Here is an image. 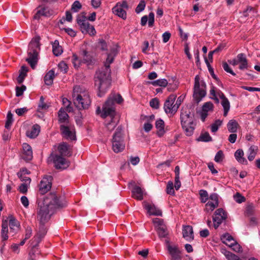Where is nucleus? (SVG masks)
<instances>
[{
	"mask_svg": "<svg viewBox=\"0 0 260 260\" xmlns=\"http://www.w3.org/2000/svg\"><path fill=\"white\" fill-rule=\"evenodd\" d=\"M166 192L168 194H174V185L172 181H169L166 188Z\"/></svg>",
	"mask_w": 260,
	"mask_h": 260,
	"instance_id": "nucleus-57",
	"label": "nucleus"
},
{
	"mask_svg": "<svg viewBox=\"0 0 260 260\" xmlns=\"http://www.w3.org/2000/svg\"><path fill=\"white\" fill-rule=\"evenodd\" d=\"M40 132V126L36 124L34 125L30 131H27V136L30 138H36Z\"/></svg>",
	"mask_w": 260,
	"mask_h": 260,
	"instance_id": "nucleus-31",
	"label": "nucleus"
},
{
	"mask_svg": "<svg viewBox=\"0 0 260 260\" xmlns=\"http://www.w3.org/2000/svg\"><path fill=\"white\" fill-rule=\"evenodd\" d=\"M227 218V213L222 208L217 209L214 213L213 220L214 227L217 229L219 225Z\"/></svg>",
	"mask_w": 260,
	"mask_h": 260,
	"instance_id": "nucleus-13",
	"label": "nucleus"
},
{
	"mask_svg": "<svg viewBox=\"0 0 260 260\" xmlns=\"http://www.w3.org/2000/svg\"><path fill=\"white\" fill-rule=\"evenodd\" d=\"M28 185L29 184L26 183L21 184L18 188L19 191L22 193L26 194L28 190Z\"/></svg>",
	"mask_w": 260,
	"mask_h": 260,
	"instance_id": "nucleus-59",
	"label": "nucleus"
},
{
	"mask_svg": "<svg viewBox=\"0 0 260 260\" xmlns=\"http://www.w3.org/2000/svg\"><path fill=\"white\" fill-rule=\"evenodd\" d=\"M212 140V137L210 136L208 132L202 133L200 137L197 139V141L208 142Z\"/></svg>",
	"mask_w": 260,
	"mask_h": 260,
	"instance_id": "nucleus-39",
	"label": "nucleus"
},
{
	"mask_svg": "<svg viewBox=\"0 0 260 260\" xmlns=\"http://www.w3.org/2000/svg\"><path fill=\"white\" fill-rule=\"evenodd\" d=\"M62 103L64 106L66 107V109L69 112L72 111L73 108L70 106L71 102L67 98H63L62 99Z\"/></svg>",
	"mask_w": 260,
	"mask_h": 260,
	"instance_id": "nucleus-63",
	"label": "nucleus"
},
{
	"mask_svg": "<svg viewBox=\"0 0 260 260\" xmlns=\"http://www.w3.org/2000/svg\"><path fill=\"white\" fill-rule=\"evenodd\" d=\"M222 124V121L219 119L216 120L211 125V130L212 133L216 132L219 126Z\"/></svg>",
	"mask_w": 260,
	"mask_h": 260,
	"instance_id": "nucleus-46",
	"label": "nucleus"
},
{
	"mask_svg": "<svg viewBox=\"0 0 260 260\" xmlns=\"http://www.w3.org/2000/svg\"><path fill=\"white\" fill-rule=\"evenodd\" d=\"M113 60V57L108 54L104 67L97 71L94 75V85L98 89V95L100 97L103 96L110 87L111 77L110 64Z\"/></svg>",
	"mask_w": 260,
	"mask_h": 260,
	"instance_id": "nucleus-1",
	"label": "nucleus"
},
{
	"mask_svg": "<svg viewBox=\"0 0 260 260\" xmlns=\"http://www.w3.org/2000/svg\"><path fill=\"white\" fill-rule=\"evenodd\" d=\"M258 147L255 145H251L248 150V159L249 161H252L257 152Z\"/></svg>",
	"mask_w": 260,
	"mask_h": 260,
	"instance_id": "nucleus-37",
	"label": "nucleus"
},
{
	"mask_svg": "<svg viewBox=\"0 0 260 260\" xmlns=\"http://www.w3.org/2000/svg\"><path fill=\"white\" fill-rule=\"evenodd\" d=\"M17 175L21 181L24 182V183H28V184H30L31 182L30 177H27L24 175H22V173H17Z\"/></svg>",
	"mask_w": 260,
	"mask_h": 260,
	"instance_id": "nucleus-52",
	"label": "nucleus"
},
{
	"mask_svg": "<svg viewBox=\"0 0 260 260\" xmlns=\"http://www.w3.org/2000/svg\"><path fill=\"white\" fill-rule=\"evenodd\" d=\"M52 177L51 176L44 177L41 181L39 185V192L41 194H44L51 188Z\"/></svg>",
	"mask_w": 260,
	"mask_h": 260,
	"instance_id": "nucleus-16",
	"label": "nucleus"
},
{
	"mask_svg": "<svg viewBox=\"0 0 260 260\" xmlns=\"http://www.w3.org/2000/svg\"><path fill=\"white\" fill-rule=\"evenodd\" d=\"M222 67L224 70L228 73L232 74L233 76H236V73L233 72V71L230 67L229 64L226 62H223L222 63Z\"/></svg>",
	"mask_w": 260,
	"mask_h": 260,
	"instance_id": "nucleus-61",
	"label": "nucleus"
},
{
	"mask_svg": "<svg viewBox=\"0 0 260 260\" xmlns=\"http://www.w3.org/2000/svg\"><path fill=\"white\" fill-rule=\"evenodd\" d=\"M21 158L25 161L30 160L32 158V151L31 146L27 143L22 144V150L20 155Z\"/></svg>",
	"mask_w": 260,
	"mask_h": 260,
	"instance_id": "nucleus-18",
	"label": "nucleus"
},
{
	"mask_svg": "<svg viewBox=\"0 0 260 260\" xmlns=\"http://www.w3.org/2000/svg\"><path fill=\"white\" fill-rule=\"evenodd\" d=\"M237 58L239 59L238 61L240 64L239 66L240 70H243L244 69H247L249 68L248 60L245 54L243 53L238 54L237 55Z\"/></svg>",
	"mask_w": 260,
	"mask_h": 260,
	"instance_id": "nucleus-25",
	"label": "nucleus"
},
{
	"mask_svg": "<svg viewBox=\"0 0 260 260\" xmlns=\"http://www.w3.org/2000/svg\"><path fill=\"white\" fill-rule=\"evenodd\" d=\"M248 11H252L253 13H257V11L255 8L252 7L251 6H248L246 9L243 11L242 13L243 16L245 17H248L249 15Z\"/></svg>",
	"mask_w": 260,
	"mask_h": 260,
	"instance_id": "nucleus-54",
	"label": "nucleus"
},
{
	"mask_svg": "<svg viewBox=\"0 0 260 260\" xmlns=\"http://www.w3.org/2000/svg\"><path fill=\"white\" fill-rule=\"evenodd\" d=\"M239 124L236 120L232 119L227 124V128L229 132L232 133H236Z\"/></svg>",
	"mask_w": 260,
	"mask_h": 260,
	"instance_id": "nucleus-36",
	"label": "nucleus"
},
{
	"mask_svg": "<svg viewBox=\"0 0 260 260\" xmlns=\"http://www.w3.org/2000/svg\"><path fill=\"white\" fill-rule=\"evenodd\" d=\"M40 40L39 36L36 37L31 40L28 45V57L26 59V61L32 69L35 68L38 62V54L40 50Z\"/></svg>",
	"mask_w": 260,
	"mask_h": 260,
	"instance_id": "nucleus-4",
	"label": "nucleus"
},
{
	"mask_svg": "<svg viewBox=\"0 0 260 260\" xmlns=\"http://www.w3.org/2000/svg\"><path fill=\"white\" fill-rule=\"evenodd\" d=\"M109 117L111 118V121H110V122L107 123L106 126H107V129L109 131H112L115 128V127L116 125V123L113 121L114 116H113V117H112L111 116H109Z\"/></svg>",
	"mask_w": 260,
	"mask_h": 260,
	"instance_id": "nucleus-56",
	"label": "nucleus"
},
{
	"mask_svg": "<svg viewBox=\"0 0 260 260\" xmlns=\"http://www.w3.org/2000/svg\"><path fill=\"white\" fill-rule=\"evenodd\" d=\"M60 130L62 136L66 139L71 140H75L76 139L74 126L61 125L60 126Z\"/></svg>",
	"mask_w": 260,
	"mask_h": 260,
	"instance_id": "nucleus-15",
	"label": "nucleus"
},
{
	"mask_svg": "<svg viewBox=\"0 0 260 260\" xmlns=\"http://www.w3.org/2000/svg\"><path fill=\"white\" fill-rule=\"evenodd\" d=\"M44 224L45 223H40L39 231L34 237L35 240L37 241V243L41 242L47 233V228L45 226Z\"/></svg>",
	"mask_w": 260,
	"mask_h": 260,
	"instance_id": "nucleus-24",
	"label": "nucleus"
},
{
	"mask_svg": "<svg viewBox=\"0 0 260 260\" xmlns=\"http://www.w3.org/2000/svg\"><path fill=\"white\" fill-rule=\"evenodd\" d=\"M150 106L152 108L157 109L159 108V100L156 98L152 99L150 101Z\"/></svg>",
	"mask_w": 260,
	"mask_h": 260,
	"instance_id": "nucleus-62",
	"label": "nucleus"
},
{
	"mask_svg": "<svg viewBox=\"0 0 260 260\" xmlns=\"http://www.w3.org/2000/svg\"><path fill=\"white\" fill-rule=\"evenodd\" d=\"M176 97L177 96L175 94H171L165 101L164 109L167 114H174L177 112L180 104L178 105H174Z\"/></svg>",
	"mask_w": 260,
	"mask_h": 260,
	"instance_id": "nucleus-12",
	"label": "nucleus"
},
{
	"mask_svg": "<svg viewBox=\"0 0 260 260\" xmlns=\"http://www.w3.org/2000/svg\"><path fill=\"white\" fill-rule=\"evenodd\" d=\"M80 56L82 59L83 63L90 64L93 62L92 56L86 50H81L80 52Z\"/></svg>",
	"mask_w": 260,
	"mask_h": 260,
	"instance_id": "nucleus-29",
	"label": "nucleus"
},
{
	"mask_svg": "<svg viewBox=\"0 0 260 260\" xmlns=\"http://www.w3.org/2000/svg\"><path fill=\"white\" fill-rule=\"evenodd\" d=\"M125 148L122 134V128L118 127L113 135L112 139V148L115 153L121 152Z\"/></svg>",
	"mask_w": 260,
	"mask_h": 260,
	"instance_id": "nucleus-9",
	"label": "nucleus"
},
{
	"mask_svg": "<svg viewBox=\"0 0 260 260\" xmlns=\"http://www.w3.org/2000/svg\"><path fill=\"white\" fill-rule=\"evenodd\" d=\"M52 51L54 55L58 56L63 52L62 47L59 45V42L55 40L52 44Z\"/></svg>",
	"mask_w": 260,
	"mask_h": 260,
	"instance_id": "nucleus-35",
	"label": "nucleus"
},
{
	"mask_svg": "<svg viewBox=\"0 0 260 260\" xmlns=\"http://www.w3.org/2000/svg\"><path fill=\"white\" fill-rule=\"evenodd\" d=\"M143 206L150 215L162 216L161 211L156 208L153 204L150 203L147 201H144Z\"/></svg>",
	"mask_w": 260,
	"mask_h": 260,
	"instance_id": "nucleus-17",
	"label": "nucleus"
},
{
	"mask_svg": "<svg viewBox=\"0 0 260 260\" xmlns=\"http://www.w3.org/2000/svg\"><path fill=\"white\" fill-rule=\"evenodd\" d=\"M28 71V70L27 67L24 66L21 67L19 71V75L17 78V82L19 84H21L23 82L25 77L27 75Z\"/></svg>",
	"mask_w": 260,
	"mask_h": 260,
	"instance_id": "nucleus-34",
	"label": "nucleus"
},
{
	"mask_svg": "<svg viewBox=\"0 0 260 260\" xmlns=\"http://www.w3.org/2000/svg\"><path fill=\"white\" fill-rule=\"evenodd\" d=\"M200 199L201 203H205L209 199V195L206 190L201 189L199 191Z\"/></svg>",
	"mask_w": 260,
	"mask_h": 260,
	"instance_id": "nucleus-43",
	"label": "nucleus"
},
{
	"mask_svg": "<svg viewBox=\"0 0 260 260\" xmlns=\"http://www.w3.org/2000/svg\"><path fill=\"white\" fill-rule=\"evenodd\" d=\"M1 234L2 238V244L3 247H4L6 244L5 241L8 239V222L7 219L2 220Z\"/></svg>",
	"mask_w": 260,
	"mask_h": 260,
	"instance_id": "nucleus-21",
	"label": "nucleus"
},
{
	"mask_svg": "<svg viewBox=\"0 0 260 260\" xmlns=\"http://www.w3.org/2000/svg\"><path fill=\"white\" fill-rule=\"evenodd\" d=\"M182 127L187 136L193 135L195 129L196 123L193 121V116L190 115L189 110L183 111L180 114Z\"/></svg>",
	"mask_w": 260,
	"mask_h": 260,
	"instance_id": "nucleus-6",
	"label": "nucleus"
},
{
	"mask_svg": "<svg viewBox=\"0 0 260 260\" xmlns=\"http://www.w3.org/2000/svg\"><path fill=\"white\" fill-rule=\"evenodd\" d=\"M69 145L66 143H62L59 145L58 147L59 155L64 156H70L71 153L69 151Z\"/></svg>",
	"mask_w": 260,
	"mask_h": 260,
	"instance_id": "nucleus-28",
	"label": "nucleus"
},
{
	"mask_svg": "<svg viewBox=\"0 0 260 260\" xmlns=\"http://www.w3.org/2000/svg\"><path fill=\"white\" fill-rule=\"evenodd\" d=\"M150 84L154 86H159L165 87L168 85V81L165 79H158L150 82Z\"/></svg>",
	"mask_w": 260,
	"mask_h": 260,
	"instance_id": "nucleus-41",
	"label": "nucleus"
},
{
	"mask_svg": "<svg viewBox=\"0 0 260 260\" xmlns=\"http://www.w3.org/2000/svg\"><path fill=\"white\" fill-rule=\"evenodd\" d=\"M26 86L22 85L21 87L16 86V95L17 96H21L23 94V92L26 90Z\"/></svg>",
	"mask_w": 260,
	"mask_h": 260,
	"instance_id": "nucleus-60",
	"label": "nucleus"
},
{
	"mask_svg": "<svg viewBox=\"0 0 260 260\" xmlns=\"http://www.w3.org/2000/svg\"><path fill=\"white\" fill-rule=\"evenodd\" d=\"M221 105L224 110L223 116H226L230 108V102L226 98L222 100Z\"/></svg>",
	"mask_w": 260,
	"mask_h": 260,
	"instance_id": "nucleus-40",
	"label": "nucleus"
},
{
	"mask_svg": "<svg viewBox=\"0 0 260 260\" xmlns=\"http://www.w3.org/2000/svg\"><path fill=\"white\" fill-rule=\"evenodd\" d=\"M39 207L37 219L40 223H45L49 220L51 215L54 213V211L43 203L39 205Z\"/></svg>",
	"mask_w": 260,
	"mask_h": 260,
	"instance_id": "nucleus-10",
	"label": "nucleus"
},
{
	"mask_svg": "<svg viewBox=\"0 0 260 260\" xmlns=\"http://www.w3.org/2000/svg\"><path fill=\"white\" fill-rule=\"evenodd\" d=\"M42 203L54 212L57 209L66 207L67 205L65 199L56 192L48 194Z\"/></svg>",
	"mask_w": 260,
	"mask_h": 260,
	"instance_id": "nucleus-5",
	"label": "nucleus"
},
{
	"mask_svg": "<svg viewBox=\"0 0 260 260\" xmlns=\"http://www.w3.org/2000/svg\"><path fill=\"white\" fill-rule=\"evenodd\" d=\"M244 151L242 149H238L234 154L235 157L238 162L242 165H247L248 161L244 157Z\"/></svg>",
	"mask_w": 260,
	"mask_h": 260,
	"instance_id": "nucleus-26",
	"label": "nucleus"
},
{
	"mask_svg": "<svg viewBox=\"0 0 260 260\" xmlns=\"http://www.w3.org/2000/svg\"><path fill=\"white\" fill-rule=\"evenodd\" d=\"M182 234L183 237L187 241H191L194 238L193 229L190 225L183 226Z\"/></svg>",
	"mask_w": 260,
	"mask_h": 260,
	"instance_id": "nucleus-23",
	"label": "nucleus"
},
{
	"mask_svg": "<svg viewBox=\"0 0 260 260\" xmlns=\"http://www.w3.org/2000/svg\"><path fill=\"white\" fill-rule=\"evenodd\" d=\"M221 239L223 240V242L227 245H228V244L225 243V241L224 240L229 242L230 243H236V241L234 239L233 237L229 233L223 235L221 237Z\"/></svg>",
	"mask_w": 260,
	"mask_h": 260,
	"instance_id": "nucleus-45",
	"label": "nucleus"
},
{
	"mask_svg": "<svg viewBox=\"0 0 260 260\" xmlns=\"http://www.w3.org/2000/svg\"><path fill=\"white\" fill-rule=\"evenodd\" d=\"M55 77V72L53 70H50L46 73L44 78L45 84L51 85L53 84V79Z\"/></svg>",
	"mask_w": 260,
	"mask_h": 260,
	"instance_id": "nucleus-32",
	"label": "nucleus"
},
{
	"mask_svg": "<svg viewBox=\"0 0 260 260\" xmlns=\"http://www.w3.org/2000/svg\"><path fill=\"white\" fill-rule=\"evenodd\" d=\"M82 8L81 3L78 1L74 2L72 5L71 10L74 12H78Z\"/></svg>",
	"mask_w": 260,
	"mask_h": 260,
	"instance_id": "nucleus-51",
	"label": "nucleus"
},
{
	"mask_svg": "<svg viewBox=\"0 0 260 260\" xmlns=\"http://www.w3.org/2000/svg\"><path fill=\"white\" fill-rule=\"evenodd\" d=\"M213 107V104L211 102H208L204 104L202 106V110L203 111L208 112L209 111H212Z\"/></svg>",
	"mask_w": 260,
	"mask_h": 260,
	"instance_id": "nucleus-48",
	"label": "nucleus"
},
{
	"mask_svg": "<svg viewBox=\"0 0 260 260\" xmlns=\"http://www.w3.org/2000/svg\"><path fill=\"white\" fill-rule=\"evenodd\" d=\"M72 98L74 104L79 110L88 109L91 103L88 92L83 90L79 86L74 87Z\"/></svg>",
	"mask_w": 260,
	"mask_h": 260,
	"instance_id": "nucleus-2",
	"label": "nucleus"
},
{
	"mask_svg": "<svg viewBox=\"0 0 260 260\" xmlns=\"http://www.w3.org/2000/svg\"><path fill=\"white\" fill-rule=\"evenodd\" d=\"M205 63H206L207 67H208L209 72L211 76H212V77L214 79H215L216 80H218V78L217 77V76L215 75V74L214 73L213 69L211 66L208 59L206 57H205Z\"/></svg>",
	"mask_w": 260,
	"mask_h": 260,
	"instance_id": "nucleus-47",
	"label": "nucleus"
},
{
	"mask_svg": "<svg viewBox=\"0 0 260 260\" xmlns=\"http://www.w3.org/2000/svg\"><path fill=\"white\" fill-rule=\"evenodd\" d=\"M9 220V225L10 228V233L14 235L19 230L20 225L19 222L12 215L8 216Z\"/></svg>",
	"mask_w": 260,
	"mask_h": 260,
	"instance_id": "nucleus-20",
	"label": "nucleus"
},
{
	"mask_svg": "<svg viewBox=\"0 0 260 260\" xmlns=\"http://www.w3.org/2000/svg\"><path fill=\"white\" fill-rule=\"evenodd\" d=\"M193 90V100L198 104L206 95V84L199 75H196L194 78Z\"/></svg>",
	"mask_w": 260,
	"mask_h": 260,
	"instance_id": "nucleus-8",
	"label": "nucleus"
},
{
	"mask_svg": "<svg viewBox=\"0 0 260 260\" xmlns=\"http://www.w3.org/2000/svg\"><path fill=\"white\" fill-rule=\"evenodd\" d=\"M76 22L82 34H88L90 36L96 35V31L94 26L90 24L86 19V13L82 12L79 14L77 16Z\"/></svg>",
	"mask_w": 260,
	"mask_h": 260,
	"instance_id": "nucleus-7",
	"label": "nucleus"
},
{
	"mask_svg": "<svg viewBox=\"0 0 260 260\" xmlns=\"http://www.w3.org/2000/svg\"><path fill=\"white\" fill-rule=\"evenodd\" d=\"M132 197L134 199L138 201H141L143 199V190L140 187L135 186L132 190Z\"/></svg>",
	"mask_w": 260,
	"mask_h": 260,
	"instance_id": "nucleus-27",
	"label": "nucleus"
},
{
	"mask_svg": "<svg viewBox=\"0 0 260 260\" xmlns=\"http://www.w3.org/2000/svg\"><path fill=\"white\" fill-rule=\"evenodd\" d=\"M155 125V127L157 129V135L159 137H161L165 133L164 121L162 119H159L156 121Z\"/></svg>",
	"mask_w": 260,
	"mask_h": 260,
	"instance_id": "nucleus-30",
	"label": "nucleus"
},
{
	"mask_svg": "<svg viewBox=\"0 0 260 260\" xmlns=\"http://www.w3.org/2000/svg\"><path fill=\"white\" fill-rule=\"evenodd\" d=\"M52 159L56 169L63 170L69 166V162L62 156L58 154H52Z\"/></svg>",
	"mask_w": 260,
	"mask_h": 260,
	"instance_id": "nucleus-14",
	"label": "nucleus"
},
{
	"mask_svg": "<svg viewBox=\"0 0 260 260\" xmlns=\"http://www.w3.org/2000/svg\"><path fill=\"white\" fill-rule=\"evenodd\" d=\"M123 100L120 94L116 95L115 93H111L103 106L102 117L105 118L108 116L112 117L115 116L116 114L115 104H120Z\"/></svg>",
	"mask_w": 260,
	"mask_h": 260,
	"instance_id": "nucleus-3",
	"label": "nucleus"
},
{
	"mask_svg": "<svg viewBox=\"0 0 260 260\" xmlns=\"http://www.w3.org/2000/svg\"><path fill=\"white\" fill-rule=\"evenodd\" d=\"M224 158L223 152L222 150L218 151L214 157V160L217 162H221Z\"/></svg>",
	"mask_w": 260,
	"mask_h": 260,
	"instance_id": "nucleus-50",
	"label": "nucleus"
},
{
	"mask_svg": "<svg viewBox=\"0 0 260 260\" xmlns=\"http://www.w3.org/2000/svg\"><path fill=\"white\" fill-rule=\"evenodd\" d=\"M128 6L126 1L118 2L112 8L113 13L123 20L127 17L126 10H128Z\"/></svg>",
	"mask_w": 260,
	"mask_h": 260,
	"instance_id": "nucleus-11",
	"label": "nucleus"
},
{
	"mask_svg": "<svg viewBox=\"0 0 260 260\" xmlns=\"http://www.w3.org/2000/svg\"><path fill=\"white\" fill-rule=\"evenodd\" d=\"M13 114L9 112L7 116V120L5 123V127L7 129L9 128L13 122Z\"/></svg>",
	"mask_w": 260,
	"mask_h": 260,
	"instance_id": "nucleus-49",
	"label": "nucleus"
},
{
	"mask_svg": "<svg viewBox=\"0 0 260 260\" xmlns=\"http://www.w3.org/2000/svg\"><path fill=\"white\" fill-rule=\"evenodd\" d=\"M51 14L52 10L48 7H41L34 16V19L38 20L41 16L49 17Z\"/></svg>",
	"mask_w": 260,
	"mask_h": 260,
	"instance_id": "nucleus-22",
	"label": "nucleus"
},
{
	"mask_svg": "<svg viewBox=\"0 0 260 260\" xmlns=\"http://www.w3.org/2000/svg\"><path fill=\"white\" fill-rule=\"evenodd\" d=\"M72 63L75 69H78L83 63L82 59L80 58L77 55L73 54L72 56Z\"/></svg>",
	"mask_w": 260,
	"mask_h": 260,
	"instance_id": "nucleus-38",
	"label": "nucleus"
},
{
	"mask_svg": "<svg viewBox=\"0 0 260 260\" xmlns=\"http://www.w3.org/2000/svg\"><path fill=\"white\" fill-rule=\"evenodd\" d=\"M157 233L159 236L161 238H165L168 234L167 229L166 226L164 225L158 227L157 229Z\"/></svg>",
	"mask_w": 260,
	"mask_h": 260,
	"instance_id": "nucleus-44",
	"label": "nucleus"
},
{
	"mask_svg": "<svg viewBox=\"0 0 260 260\" xmlns=\"http://www.w3.org/2000/svg\"><path fill=\"white\" fill-rule=\"evenodd\" d=\"M226 256L229 260H241L238 256L230 252H228Z\"/></svg>",
	"mask_w": 260,
	"mask_h": 260,
	"instance_id": "nucleus-64",
	"label": "nucleus"
},
{
	"mask_svg": "<svg viewBox=\"0 0 260 260\" xmlns=\"http://www.w3.org/2000/svg\"><path fill=\"white\" fill-rule=\"evenodd\" d=\"M58 121L60 123H68L69 122V116L67 112L63 109L61 108L58 112Z\"/></svg>",
	"mask_w": 260,
	"mask_h": 260,
	"instance_id": "nucleus-33",
	"label": "nucleus"
},
{
	"mask_svg": "<svg viewBox=\"0 0 260 260\" xmlns=\"http://www.w3.org/2000/svg\"><path fill=\"white\" fill-rule=\"evenodd\" d=\"M167 249L173 260H181V251L177 246H171L168 244Z\"/></svg>",
	"mask_w": 260,
	"mask_h": 260,
	"instance_id": "nucleus-19",
	"label": "nucleus"
},
{
	"mask_svg": "<svg viewBox=\"0 0 260 260\" xmlns=\"http://www.w3.org/2000/svg\"><path fill=\"white\" fill-rule=\"evenodd\" d=\"M235 201L238 203H242L245 201V198L242 196L240 193L237 192L234 196Z\"/></svg>",
	"mask_w": 260,
	"mask_h": 260,
	"instance_id": "nucleus-55",
	"label": "nucleus"
},
{
	"mask_svg": "<svg viewBox=\"0 0 260 260\" xmlns=\"http://www.w3.org/2000/svg\"><path fill=\"white\" fill-rule=\"evenodd\" d=\"M146 6V3L144 0H142L140 1L138 5L137 6L135 12L137 13H139L142 11H143L145 8Z\"/></svg>",
	"mask_w": 260,
	"mask_h": 260,
	"instance_id": "nucleus-53",
	"label": "nucleus"
},
{
	"mask_svg": "<svg viewBox=\"0 0 260 260\" xmlns=\"http://www.w3.org/2000/svg\"><path fill=\"white\" fill-rule=\"evenodd\" d=\"M48 106L46 105V103H44V99L43 96H41L38 110L39 111L40 110H46L48 109Z\"/></svg>",
	"mask_w": 260,
	"mask_h": 260,
	"instance_id": "nucleus-58",
	"label": "nucleus"
},
{
	"mask_svg": "<svg viewBox=\"0 0 260 260\" xmlns=\"http://www.w3.org/2000/svg\"><path fill=\"white\" fill-rule=\"evenodd\" d=\"M218 206V205L215 204L213 202L209 201L205 205L204 211L207 213L211 212L213 211L216 207H217Z\"/></svg>",
	"mask_w": 260,
	"mask_h": 260,
	"instance_id": "nucleus-42",
	"label": "nucleus"
}]
</instances>
